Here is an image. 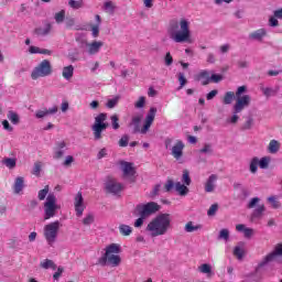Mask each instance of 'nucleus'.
Segmentation results:
<instances>
[{"label":"nucleus","instance_id":"obj_1","mask_svg":"<svg viewBox=\"0 0 282 282\" xmlns=\"http://www.w3.org/2000/svg\"><path fill=\"white\" fill-rule=\"evenodd\" d=\"M167 34L174 43H193L191 22L186 18L171 20Z\"/></svg>","mask_w":282,"mask_h":282},{"label":"nucleus","instance_id":"obj_2","mask_svg":"<svg viewBox=\"0 0 282 282\" xmlns=\"http://www.w3.org/2000/svg\"><path fill=\"white\" fill-rule=\"evenodd\" d=\"M46 198V200H45ZM37 199L44 202V221L56 217V213L61 210V205L56 204V195L50 194V185H45L43 189L37 193Z\"/></svg>","mask_w":282,"mask_h":282},{"label":"nucleus","instance_id":"obj_3","mask_svg":"<svg viewBox=\"0 0 282 282\" xmlns=\"http://www.w3.org/2000/svg\"><path fill=\"white\" fill-rule=\"evenodd\" d=\"M151 237H162L171 230V214H159L147 226L145 229Z\"/></svg>","mask_w":282,"mask_h":282},{"label":"nucleus","instance_id":"obj_4","mask_svg":"<svg viewBox=\"0 0 282 282\" xmlns=\"http://www.w3.org/2000/svg\"><path fill=\"white\" fill-rule=\"evenodd\" d=\"M122 252V247L119 243H111L106 247V252L97 261V265H110V268H118L122 263V258L120 257Z\"/></svg>","mask_w":282,"mask_h":282},{"label":"nucleus","instance_id":"obj_5","mask_svg":"<svg viewBox=\"0 0 282 282\" xmlns=\"http://www.w3.org/2000/svg\"><path fill=\"white\" fill-rule=\"evenodd\" d=\"M155 113H158V108L151 107L148 115L145 116L144 123L141 129L140 123L142 122V115L133 116L129 123V127H132V133H141L142 135H147L155 120Z\"/></svg>","mask_w":282,"mask_h":282},{"label":"nucleus","instance_id":"obj_6","mask_svg":"<svg viewBox=\"0 0 282 282\" xmlns=\"http://www.w3.org/2000/svg\"><path fill=\"white\" fill-rule=\"evenodd\" d=\"M62 224L58 220L50 223L44 226L43 235L48 246H54L58 239V232H61Z\"/></svg>","mask_w":282,"mask_h":282},{"label":"nucleus","instance_id":"obj_7","mask_svg":"<svg viewBox=\"0 0 282 282\" xmlns=\"http://www.w3.org/2000/svg\"><path fill=\"white\" fill-rule=\"evenodd\" d=\"M52 63L50 59H43L37 66L32 70V80H39V78H45L52 76Z\"/></svg>","mask_w":282,"mask_h":282},{"label":"nucleus","instance_id":"obj_8","mask_svg":"<svg viewBox=\"0 0 282 282\" xmlns=\"http://www.w3.org/2000/svg\"><path fill=\"white\" fill-rule=\"evenodd\" d=\"M160 210V205L155 202H150L147 204H139L135 207V212L140 217H151V215H155Z\"/></svg>","mask_w":282,"mask_h":282},{"label":"nucleus","instance_id":"obj_9","mask_svg":"<svg viewBox=\"0 0 282 282\" xmlns=\"http://www.w3.org/2000/svg\"><path fill=\"white\" fill-rule=\"evenodd\" d=\"M282 258V243H279L274 247L273 251L268 253L258 264V268H265L268 263H272L274 261H281Z\"/></svg>","mask_w":282,"mask_h":282},{"label":"nucleus","instance_id":"obj_10","mask_svg":"<svg viewBox=\"0 0 282 282\" xmlns=\"http://www.w3.org/2000/svg\"><path fill=\"white\" fill-rule=\"evenodd\" d=\"M261 202V198L253 197L249 200L247 204V208L252 209L256 208L251 214V220L254 221V219H261L263 217V213H265V205L259 203Z\"/></svg>","mask_w":282,"mask_h":282},{"label":"nucleus","instance_id":"obj_11","mask_svg":"<svg viewBox=\"0 0 282 282\" xmlns=\"http://www.w3.org/2000/svg\"><path fill=\"white\" fill-rule=\"evenodd\" d=\"M186 145L184 144V141L177 140L174 145L170 149L172 158L176 160V162H181V160L184 158V148Z\"/></svg>","mask_w":282,"mask_h":282},{"label":"nucleus","instance_id":"obj_12","mask_svg":"<svg viewBox=\"0 0 282 282\" xmlns=\"http://www.w3.org/2000/svg\"><path fill=\"white\" fill-rule=\"evenodd\" d=\"M251 100L252 98L250 97V95L238 97L236 99V104L232 107L234 111H236V113H241L242 110L246 109V107H250Z\"/></svg>","mask_w":282,"mask_h":282},{"label":"nucleus","instance_id":"obj_13","mask_svg":"<svg viewBox=\"0 0 282 282\" xmlns=\"http://www.w3.org/2000/svg\"><path fill=\"white\" fill-rule=\"evenodd\" d=\"M120 166L123 173V177H130V182H135V180H133V175H135V166H133V163L120 161Z\"/></svg>","mask_w":282,"mask_h":282},{"label":"nucleus","instance_id":"obj_14","mask_svg":"<svg viewBox=\"0 0 282 282\" xmlns=\"http://www.w3.org/2000/svg\"><path fill=\"white\" fill-rule=\"evenodd\" d=\"M65 151H67V143L65 141L56 142L54 147V160H61L65 155Z\"/></svg>","mask_w":282,"mask_h":282},{"label":"nucleus","instance_id":"obj_15","mask_svg":"<svg viewBox=\"0 0 282 282\" xmlns=\"http://www.w3.org/2000/svg\"><path fill=\"white\" fill-rule=\"evenodd\" d=\"M83 193L78 192L75 196V212L77 217H83V213L85 212V204H83Z\"/></svg>","mask_w":282,"mask_h":282},{"label":"nucleus","instance_id":"obj_16","mask_svg":"<svg viewBox=\"0 0 282 282\" xmlns=\"http://www.w3.org/2000/svg\"><path fill=\"white\" fill-rule=\"evenodd\" d=\"M106 191L112 193V195H118V193H122V184L116 181H110L106 184Z\"/></svg>","mask_w":282,"mask_h":282},{"label":"nucleus","instance_id":"obj_17","mask_svg":"<svg viewBox=\"0 0 282 282\" xmlns=\"http://www.w3.org/2000/svg\"><path fill=\"white\" fill-rule=\"evenodd\" d=\"M104 43L101 41H95L91 43L86 44L87 53L90 54V56H94V54H98L100 52V47H102Z\"/></svg>","mask_w":282,"mask_h":282},{"label":"nucleus","instance_id":"obj_18","mask_svg":"<svg viewBox=\"0 0 282 282\" xmlns=\"http://www.w3.org/2000/svg\"><path fill=\"white\" fill-rule=\"evenodd\" d=\"M268 31L265 29H259L252 33L249 34V39L251 41H263L264 36H267Z\"/></svg>","mask_w":282,"mask_h":282},{"label":"nucleus","instance_id":"obj_19","mask_svg":"<svg viewBox=\"0 0 282 282\" xmlns=\"http://www.w3.org/2000/svg\"><path fill=\"white\" fill-rule=\"evenodd\" d=\"M215 182H217V175L212 174L205 183L206 193H213V191H215Z\"/></svg>","mask_w":282,"mask_h":282},{"label":"nucleus","instance_id":"obj_20","mask_svg":"<svg viewBox=\"0 0 282 282\" xmlns=\"http://www.w3.org/2000/svg\"><path fill=\"white\" fill-rule=\"evenodd\" d=\"M281 150V143L276 140H271L269 142V145L267 148L268 153H271L272 155L279 153V151Z\"/></svg>","mask_w":282,"mask_h":282},{"label":"nucleus","instance_id":"obj_21","mask_svg":"<svg viewBox=\"0 0 282 282\" xmlns=\"http://www.w3.org/2000/svg\"><path fill=\"white\" fill-rule=\"evenodd\" d=\"M52 32V23H46L44 28H37L34 30L36 36H47Z\"/></svg>","mask_w":282,"mask_h":282},{"label":"nucleus","instance_id":"obj_22","mask_svg":"<svg viewBox=\"0 0 282 282\" xmlns=\"http://www.w3.org/2000/svg\"><path fill=\"white\" fill-rule=\"evenodd\" d=\"M24 187H25V181L23 180L22 176H18L13 184L14 194L19 195V193H21V191H23Z\"/></svg>","mask_w":282,"mask_h":282},{"label":"nucleus","instance_id":"obj_23","mask_svg":"<svg viewBox=\"0 0 282 282\" xmlns=\"http://www.w3.org/2000/svg\"><path fill=\"white\" fill-rule=\"evenodd\" d=\"M62 76L64 80H70L72 78H74V65L65 66L62 69Z\"/></svg>","mask_w":282,"mask_h":282},{"label":"nucleus","instance_id":"obj_24","mask_svg":"<svg viewBox=\"0 0 282 282\" xmlns=\"http://www.w3.org/2000/svg\"><path fill=\"white\" fill-rule=\"evenodd\" d=\"M198 80H200L203 86L210 84V73L208 70H200L198 74Z\"/></svg>","mask_w":282,"mask_h":282},{"label":"nucleus","instance_id":"obj_25","mask_svg":"<svg viewBox=\"0 0 282 282\" xmlns=\"http://www.w3.org/2000/svg\"><path fill=\"white\" fill-rule=\"evenodd\" d=\"M40 268H42L43 270H56L57 265L55 262H53V260L45 259L40 263Z\"/></svg>","mask_w":282,"mask_h":282},{"label":"nucleus","instance_id":"obj_26","mask_svg":"<svg viewBox=\"0 0 282 282\" xmlns=\"http://www.w3.org/2000/svg\"><path fill=\"white\" fill-rule=\"evenodd\" d=\"M261 91L265 98H270L271 96H276L279 94V87L270 88V87H261Z\"/></svg>","mask_w":282,"mask_h":282},{"label":"nucleus","instance_id":"obj_27","mask_svg":"<svg viewBox=\"0 0 282 282\" xmlns=\"http://www.w3.org/2000/svg\"><path fill=\"white\" fill-rule=\"evenodd\" d=\"M7 118L8 120H10V122H12V124H19V122H21V118L19 117V113H17L13 110L8 111Z\"/></svg>","mask_w":282,"mask_h":282},{"label":"nucleus","instance_id":"obj_28","mask_svg":"<svg viewBox=\"0 0 282 282\" xmlns=\"http://www.w3.org/2000/svg\"><path fill=\"white\" fill-rule=\"evenodd\" d=\"M175 191L184 197L185 195H188V187L181 182L175 183Z\"/></svg>","mask_w":282,"mask_h":282},{"label":"nucleus","instance_id":"obj_29","mask_svg":"<svg viewBox=\"0 0 282 282\" xmlns=\"http://www.w3.org/2000/svg\"><path fill=\"white\" fill-rule=\"evenodd\" d=\"M119 232L122 235V237H129L131 232H133V228L129 225H119Z\"/></svg>","mask_w":282,"mask_h":282},{"label":"nucleus","instance_id":"obj_30","mask_svg":"<svg viewBox=\"0 0 282 282\" xmlns=\"http://www.w3.org/2000/svg\"><path fill=\"white\" fill-rule=\"evenodd\" d=\"M249 171L253 175L257 174V171H259V158L254 156L251 159L249 163Z\"/></svg>","mask_w":282,"mask_h":282},{"label":"nucleus","instance_id":"obj_31","mask_svg":"<svg viewBox=\"0 0 282 282\" xmlns=\"http://www.w3.org/2000/svg\"><path fill=\"white\" fill-rule=\"evenodd\" d=\"M1 162L7 169H17V159L14 158H4Z\"/></svg>","mask_w":282,"mask_h":282},{"label":"nucleus","instance_id":"obj_32","mask_svg":"<svg viewBox=\"0 0 282 282\" xmlns=\"http://www.w3.org/2000/svg\"><path fill=\"white\" fill-rule=\"evenodd\" d=\"M271 161L272 159L270 156H264V158H261L260 160L258 159V165L260 166V169L265 170L270 167Z\"/></svg>","mask_w":282,"mask_h":282},{"label":"nucleus","instance_id":"obj_33","mask_svg":"<svg viewBox=\"0 0 282 282\" xmlns=\"http://www.w3.org/2000/svg\"><path fill=\"white\" fill-rule=\"evenodd\" d=\"M197 230H202V225H194L193 221L185 225V232H197Z\"/></svg>","mask_w":282,"mask_h":282},{"label":"nucleus","instance_id":"obj_34","mask_svg":"<svg viewBox=\"0 0 282 282\" xmlns=\"http://www.w3.org/2000/svg\"><path fill=\"white\" fill-rule=\"evenodd\" d=\"M91 131L94 133V139L95 140H102V129L98 126H91Z\"/></svg>","mask_w":282,"mask_h":282},{"label":"nucleus","instance_id":"obj_35","mask_svg":"<svg viewBox=\"0 0 282 282\" xmlns=\"http://www.w3.org/2000/svg\"><path fill=\"white\" fill-rule=\"evenodd\" d=\"M118 102H120V96L117 95L112 99H108L106 107L107 109H113L115 107L118 106Z\"/></svg>","mask_w":282,"mask_h":282},{"label":"nucleus","instance_id":"obj_36","mask_svg":"<svg viewBox=\"0 0 282 282\" xmlns=\"http://www.w3.org/2000/svg\"><path fill=\"white\" fill-rule=\"evenodd\" d=\"M68 6L73 10H80V8L85 6V3L83 2V0H68Z\"/></svg>","mask_w":282,"mask_h":282},{"label":"nucleus","instance_id":"obj_37","mask_svg":"<svg viewBox=\"0 0 282 282\" xmlns=\"http://www.w3.org/2000/svg\"><path fill=\"white\" fill-rule=\"evenodd\" d=\"M111 127L115 131H118L120 129V117L118 115L110 116Z\"/></svg>","mask_w":282,"mask_h":282},{"label":"nucleus","instance_id":"obj_38","mask_svg":"<svg viewBox=\"0 0 282 282\" xmlns=\"http://www.w3.org/2000/svg\"><path fill=\"white\" fill-rule=\"evenodd\" d=\"M228 239H230V230L226 228L221 229L218 234V240L228 241Z\"/></svg>","mask_w":282,"mask_h":282},{"label":"nucleus","instance_id":"obj_39","mask_svg":"<svg viewBox=\"0 0 282 282\" xmlns=\"http://www.w3.org/2000/svg\"><path fill=\"white\" fill-rule=\"evenodd\" d=\"M254 127V118L248 117L245 123L242 124V130L243 131H250Z\"/></svg>","mask_w":282,"mask_h":282},{"label":"nucleus","instance_id":"obj_40","mask_svg":"<svg viewBox=\"0 0 282 282\" xmlns=\"http://www.w3.org/2000/svg\"><path fill=\"white\" fill-rule=\"evenodd\" d=\"M232 100H235V94L232 91H227L223 98L224 105H232Z\"/></svg>","mask_w":282,"mask_h":282},{"label":"nucleus","instance_id":"obj_41","mask_svg":"<svg viewBox=\"0 0 282 282\" xmlns=\"http://www.w3.org/2000/svg\"><path fill=\"white\" fill-rule=\"evenodd\" d=\"M41 169H43V163L41 161L35 162L32 174L35 175V177H41Z\"/></svg>","mask_w":282,"mask_h":282},{"label":"nucleus","instance_id":"obj_42","mask_svg":"<svg viewBox=\"0 0 282 282\" xmlns=\"http://www.w3.org/2000/svg\"><path fill=\"white\" fill-rule=\"evenodd\" d=\"M198 272L202 274H210L213 272V268L208 263H204L198 267Z\"/></svg>","mask_w":282,"mask_h":282},{"label":"nucleus","instance_id":"obj_43","mask_svg":"<svg viewBox=\"0 0 282 282\" xmlns=\"http://www.w3.org/2000/svg\"><path fill=\"white\" fill-rule=\"evenodd\" d=\"M182 182L185 186H191V172L188 170L183 171Z\"/></svg>","mask_w":282,"mask_h":282},{"label":"nucleus","instance_id":"obj_44","mask_svg":"<svg viewBox=\"0 0 282 282\" xmlns=\"http://www.w3.org/2000/svg\"><path fill=\"white\" fill-rule=\"evenodd\" d=\"M228 124H237L239 122V112L234 110L232 116L227 119Z\"/></svg>","mask_w":282,"mask_h":282},{"label":"nucleus","instance_id":"obj_45","mask_svg":"<svg viewBox=\"0 0 282 282\" xmlns=\"http://www.w3.org/2000/svg\"><path fill=\"white\" fill-rule=\"evenodd\" d=\"M105 120H107V113L101 112L95 118L94 126L102 124L105 123Z\"/></svg>","mask_w":282,"mask_h":282},{"label":"nucleus","instance_id":"obj_46","mask_svg":"<svg viewBox=\"0 0 282 282\" xmlns=\"http://www.w3.org/2000/svg\"><path fill=\"white\" fill-rule=\"evenodd\" d=\"M269 204H271L272 208H281V202L276 199V196L268 197Z\"/></svg>","mask_w":282,"mask_h":282},{"label":"nucleus","instance_id":"obj_47","mask_svg":"<svg viewBox=\"0 0 282 282\" xmlns=\"http://www.w3.org/2000/svg\"><path fill=\"white\" fill-rule=\"evenodd\" d=\"M217 210H219L218 204H213L209 209L207 210L208 217H215L217 215Z\"/></svg>","mask_w":282,"mask_h":282},{"label":"nucleus","instance_id":"obj_48","mask_svg":"<svg viewBox=\"0 0 282 282\" xmlns=\"http://www.w3.org/2000/svg\"><path fill=\"white\" fill-rule=\"evenodd\" d=\"M147 105V98L144 96L139 97L138 101L134 104L135 109H142Z\"/></svg>","mask_w":282,"mask_h":282},{"label":"nucleus","instance_id":"obj_49","mask_svg":"<svg viewBox=\"0 0 282 282\" xmlns=\"http://www.w3.org/2000/svg\"><path fill=\"white\" fill-rule=\"evenodd\" d=\"M94 214H88L86 215V217L83 219V224L84 226H91V224H94Z\"/></svg>","mask_w":282,"mask_h":282},{"label":"nucleus","instance_id":"obj_50","mask_svg":"<svg viewBox=\"0 0 282 282\" xmlns=\"http://www.w3.org/2000/svg\"><path fill=\"white\" fill-rule=\"evenodd\" d=\"M234 254H235V257H237V259L239 261H241V259H243V254H245L243 249H241V247H235Z\"/></svg>","mask_w":282,"mask_h":282},{"label":"nucleus","instance_id":"obj_51","mask_svg":"<svg viewBox=\"0 0 282 282\" xmlns=\"http://www.w3.org/2000/svg\"><path fill=\"white\" fill-rule=\"evenodd\" d=\"M221 80H224V75L220 74H213L209 77V83H221Z\"/></svg>","mask_w":282,"mask_h":282},{"label":"nucleus","instance_id":"obj_52","mask_svg":"<svg viewBox=\"0 0 282 282\" xmlns=\"http://www.w3.org/2000/svg\"><path fill=\"white\" fill-rule=\"evenodd\" d=\"M173 188H175V183L173 182V180H167V182L164 185L165 193H171Z\"/></svg>","mask_w":282,"mask_h":282},{"label":"nucleus","instance_id":"obj_53","mask_svg":"<svg viewBox=\"0 0 282 282\" xmlns=\"http://www.w3.org/2000/svg\"><path fill=\"white\" fill-rule=\"evenodd\" d=\"M55 21L56 23H63L65 21V10L55 13Z\"/></svg>","mask_w":282,"mask_h":282},{"label":"nucleus","instance_id":"obj_54","mask_svg":"<svg viewBox=\"0 0 282 282\" xmlns=\"http://www.w3.org/2000/svg\"><path fill=\"white\" fill-rule=\"evenodd\" d=\"M47 116V108H44L43 110H36L35 118L37 120H41L42 118H46Z\"/></svg>","mask_w":282,"mask_h":282},{"label":"nucleus","instance_id":"obj_55","mask_svg":"<svg viewBox=\"0 0 282 282\" xmlns=\"http://www.w3.org/2000/svg\"><path fill=\"white\" fill-rule=\"evenodd\" d=\"M279 18L274 17V14L272 17L269 18V26L270 28H279Z\"/></svg>","mask_w":282,"mask_h":282},{"label":"nucleus","instance_id":"obj_56","mask_svg":"<svg viewBox=\"0 0 282 282\" xmlns=\"http://www.w3.org/2000/svg\"><path fill=\"white\" fill-rule=\"evenodd\" d=\"M119 147L121 148L129 147V137L127 134H123L119 140Z\"/></svg>","mask_w":282,"mask_h":282},{"label":"nucleus","instance_id":"obj_57","mask_svg":"<svg viewBox=\"0 0 282 282\" xmlns=\"http://www.w3.org/2000/svg\"><path fill=\"white\" fill-rule=\"evenodd\" d=\"M178 82H180L178 89H182L184 87V85H186V83H188V80L184 76V73H178Z\"/></svg>","mask_w":282,"mask_h":282},{"label":"nucleus","instance_id":"obj_58","mask_svg":"<svg viewBox=\"0 0 282 282\" xmlns=\"http://www.w3.org/2000/svg\"><path fill=\"white\" fill-rule=\"evenodd\" d=\"M56 270L57 271L53 274L54 281H58V279H61V275L63 274V272H65V269L63 267H57Z\"/></svg>","mask_w":282,"mask_h":282},{"label":"nucleus","instance_id":"obj_59","mask_svg":"<svg viewBox=\"0 0 282 282\" xmlns=\"http://www.w3.org/2000/svg\"><path fill=\"white\" fill-rule=\"evenodd\" d=\"M100 34V25L95 24L91 26V35L94 36V39H98Z\"/></svg>","mask_w":282,"mask_h":282},{"label":"nucleus","instance_id":"obj_60","mask_svg":"<svg viewBox=\"0 0 282 282\" xmlns=\"http://www.w3.org/2000/svg\"><path fill=\"white\" fill-rule=\"evenodd\" d=\"M164 63H165L166 67H171V65H173V56L171 55L170 52H167L165 54Z\"/></svg>","mask_w":282,"mask_h":282},{"label":"nucleus","instance_id":"obj_61","mask_svg":"<svg viewBox=\"0 0 282 282\" xmlns=\"http://www.w3.org/2000/svg\"><path fill=\"white\" fill-rule=\"evenodd\" d=\"M199 153H213V145L206 143L200 150Z\"/></svg>","mask_w":282,"mask_h":282},{"label":"nucleus","instance_id":"obj_62","mask_svg":"<svg viewBox=\"0 0 282 282\" xmlns=\"http://www.w3.org/2000/svg\"><path fill=\"white\" fill-rule=\"evenodd\" d=\"M2 127H3L4 131H9V132L14 131V128L12 126H10V122L8 120L2 121Z\"/></svg>","mask_w":282,"mask_h":282},{"label":"nucleus","instance_id":"obj_63","mask_svg":"<svg viewBox=\"0 0 282 282\" xmlns=\"http://www.w3.org/2000/svg\"><path fill=\"white\" fill-rule=\"evenodd\" d=\"M73 162H74V156L67 155L64 163H63V166H72Z\"/></svg>","mask_w":282,"mask_h":282},{"label":"nucleus","instance_id":"obj_64","mask_svg":"<svg viewBox=\"0 0 282 282\" xmlns=\"http://www.w3.org/2000/svg\"><path fill=\"white\" fill-rule=\"evenodd\" d=\"M217 94H219V90H217V89H214V90L209 91L206 95L207 100H213V98H215V96H217Z\"/></svg>","mask_w":282,"mask_h":282}]
</instances>
